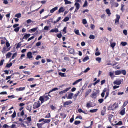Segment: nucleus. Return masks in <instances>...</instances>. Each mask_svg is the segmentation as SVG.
Masks as SVG:
<instances>
[{
	"instance_id": "obj_33",
	"label": "nucleus",
	"mask_w": 128,
	"mask_h": 128,
	"mask_svg": "<svg viewBox=\"0 0 128 128\" xmlns=\"http://www.w3.org/2000/svg\"><path fill=\"white\" fill-rule=\"evenodd\" d=\"M60 116L62 118H66L67 116L66 114H64V113H60Z\"/></svg>"
},
{
	"instance_id": "obj_48",
	"label": "nucleus",
	"mask_w": 128,
	"mask_h": 128,
	"mask_svg": "<svg viewBox=\"0 0 128 128\" xmlns=\"http://www.w3.org/2000/svg\"><path fill=\"white\" fill-rule=\"evenodd\" d=\"M122 46H128V42H122L121 43Z\"/></svg>"
},
{
	"instance_id": "obj_41",
	"label": "nucleus",
	"mask_w": 128,
	"mask_h": 128,
	"mask_svg": "<svg viewBox=\"0 0 128 128\" xmlns=\"http://www.w3.org/2000/svg\"><path fill=\"white\" fill-rule=\"evenodd\" d=\"M20 27L16 28L14 30V32H20Z\"/></svg>"
},
{
	"instance_id": "obj_56",
	"label": "nucleus",
	"mask_w": 128,
	"mask_h": 128,
	"mask_svg": "<svg viewBox=\"0 0 128 128\" xmlns=\"http://www.w3.org/2000/svg\"><path fill=\"white\" fill-rule=\"evenodd\" d=\"M4 60H2L0 63V66H4Z\"/></svg>"
},
{
	"instance_id": "obj_36",
	"label": "nucleus",
	"mask_w": 128,
	"mask_h": 128,
	"mask_svg": "<svg viewBox=\"0 0 128 128\" xmlns=\"http://www.w3.org/2000/svg\"><path fill=\"white\" fill-rule=\"evenodd\" d=\"M88 60H90V57H88V56L86 57L84 59L83 62H88Z\"/></svg>"
},
{
	"instance_id": "obj_42",
	"label": "nucleus",
	"mask_w": 128,
	"mask_h": 128,
	"mask_svg": "<svg viewBox=\"0 0 128 128\" xmlns=\"http://www.w3.org/2000/svg\"><path fill=\"white\" fill-rule=\"evenodd\" d=\"M122 124H122V121H120L119 122L118 124H116L114 126H122Z\"/></svg>"
},
{
	"instance_id": "obj_21",
	"label": "nucleus",
	"mask_w": 128,
	"mask_h": 128,
	"mask_svg": "<svg viewBox=\"0 0 128 128\" xmlns=\"http://www.w3.org/2000/svg\"><path fill=\"white\" fill-rule=\"evenodd\" d=\"M26 90V88H20L16 89V92H22Z\"/></svg>"
},
{
	"instance_id": "obj_47",
	"label": "nucleus",
	"mask_w": 128,
	"mask_h": 128,
	"mask_svg": "<svg viewBox=\"0 0 128 128\" xmlns=\"http://www.w3.org/2000/svg\"><path fill=\"white\" fill-rule=\"evenodd\" d=\"M116 46V43H112L111 44V48H114V47Z\"/></svg>"
},
{
	"instance_id": "obj_11",
	"label": "nucleus",
	"mask_w": 128,
	"mask_h": 128,
	"mask_svg": "<svg viewBox=\"0 0 128 128\" xmlns=\"http://www.w3.org/2000/svg\"><path fill=\"white\" fill-rule=\"evenodd\" d=\"M30 36H32V34H26L24 38H20L21 40H28V38H30Z\"/></svg>"
},
{
	"instance_id": "obj_62",
	"label": "nucleus",
	"mask_w": 128,
	"mask_h": 128,
	"mask_svg": "<svg viewBox=\"0 0 128 128\" xmlns=\"http://www.w3.org/2000/svg\"><path fill=\"white\" fill-rule=\"evenodd\" d=\"M78 119H79V120H82V116H78L76 118V120H78Z\"/></svg>"
},
{
	"instance_id": "obj_18",
	"label": "nucleus",
	"mask_w": 128,
	"mask_h": 128,
	"mask_svg": "<svg viewBox=\"0 0 128 128\" xmlns=\"http://www.w3.org/2000/svg\"><path fill=\"white\" fill-rule=\"evenodd\" d=\"M74 96V93H71L68 94V96H67L68 100H72V97Z\"/></svg>"
},
{
	"instance_id": "obj_54",
	"label": "nucleus",
	"mask_w": 128,
	"mask_h": 128,
	"mask_svg": "<svg viewBox=\"0 0 128 128\" xmlns=\"http://www.w3.org/2000/svg\"><path fill=\"white\" fill-rule=\"evenodd\" d=\"M52 118V116H50V114H48L46 115L45 116V118Z\"/></svg>"
},
{
	"instance_id": "obj_58",
	"label": "nucleus",
	"mask_w": 128,
	"mask_h": 128,
	"mask_svg": "<svg viewBox=\"0 0 128 128\" xmlns=\"http://www.w3.org/2000/svg\"><path fill=\"white\" fill-rule=\"evenodd\" d=\"M66 30H68V28L67 27H64V30H63V32H64V34H67L68 32H66Z\"/></svg>"
},
{
	"instance_id": "obj_17",
	"label": "nucleus",
	"mask_w": 128,
	"mask_h": 128,
	"mask_svg": "<svg viewBox=\"0 0 128 128\" xmlns=\"http://www.w3.org/2000/svg\"><path fill=\"white\" fill-rule=\"evenodd\" d=\"M82 79H79L76 81L75 82H74L72 84V86H76L78 84H80V82H82Z\"/></svg>"
},
{
	"instance_id": "obj_46",
	"label": "nucleus",
	"mask_w": 128,
	"mask_h": 128,
	"mask_svg": "<svg viewBox=\"0 0 128 128\" xmlns=\"http://www.w3.org/2000/svg\"><path fill=\"white\" fill-rule=\"evenodd\" d=\"M128 104V101L125 102L122 106V108H126V106Z\"/></svg>"
},
{
	"instance_id": "obj_35",
	"label": "nucleus",
	"mask_w": 128,
	"mask_h": 128,
	"mask_svg": "<svg viewBox=\"0 0 128 128\" xmlns=\"http://www.w3.org/2000/svg\"><path fill=\"white\" fill-rule=\"evenodd\" d=\"M36 30H38V28H36L31 29L30 30V32H36Z\"/></svg>"
},
{
	"instance_id": "obj_37",
	"label": "nucleus",
	"mask_w": 128,
	"mask_h": 128,
	"mask_svg": "<svg viewBox=\"0 0 128 128\" xmlns=\"http://www.w3.org/2000/svg\"><path fill=\"white\" fill-rule=\"evenodd\" d=\"M106 12L108 16H110V14H112V12H110V9L106 10Z\"/></svg>"
},
{
	"instance_id": "obj_57",
	"label": "nucleus",
	"mask_w": 128,
	"mask_h": 128,
	"mask_svg": "<svg viewBox=\"0 0 128 128\" xmlns=\"http://www.w3.org/2000/svg\"><path fill=\"white\" fill-rule=\"evenodd\" d=\"M33 64H34V66H38V64H40V62H34Z\"/></svg>"
},
{
	"instance_id": "obj_5",
	"label": "nucleus",
	"mask_w": 128,
	"mask_h": 128,
	"mask_svg": "<svg viewBox=\"0 0 128 128\" xmlns=\"http://www.w3.org/2000/svg\"><path fill=\"white\" fill-rule=\"evenodd\" d=\"M123 82L124 80H117L114 82V86H120Z\"/></svg>"
},
{
	"instance_id": "obj_8",
	"label": "nucleus",
	"mask_w": 128,
	"mask_h": 128,
	"mask_svg": "<svg viewBox=\"0 0 128 128\" xmlns=\"http://www.w3.org/2000/svg\"><path fill=\"white\" fill-rule=\"evenodd\" d=\"M40 106H42V104H40V101H38V103L35 102L34 104L33 108L34 110H36V108H40Z\"/></svg>"
},
{
	"instance_id": "obj_60",
	"label": "nucleus",
	"mask_w": 128,
	"mask_h": 128,
	"mask_svg": "<svg viewBox=\"0 0 128 128\" xmlns=\"http://www.w3.org/2000/svg\"><path fill=\"white\" fill-rule=\"evenodd\" d=\"M42 58V56H38L36 58V60H38Z\"/></svg>"
},
{
	"instance_id": "obj_19",
	"label": "nucleus",
	"mask_w": 128,
	"mask_h": 128,
	"mask_svg": "<svg viewBox=\"0 0 128 128\" xmlns=\"http://www.w3.org/2000/svg\"><path fill=\"white\" fill-rule=\"evenodd\" d=\"M74 6L76 8V10H80V4L76 2L75 3Z\"/></svg>"
},
{
	"instance_id": "obj_15",
	"label": "nucleus",
	"mask_w": 128,
	"mask_h": 128,
	"mask_svg": "<svg viewBox=\"0 0 128 128\" xmlns=\"http://www.w3.org/2000/svg\"><path fill=\"white\" fill-rule=\"evenodd\" d=\"M72 104V100H69L68 102H66L64 103V106H70Z\"/></svg>"
},
{
	"instance_id": "obj_64",
	"label": "nucleus",
	"mask_w": 128,
	"mask_h": 128,
	"mask_svg": "<svg viewBox=\"0 0 128 128\" xmlns=\"http://www.w3.org/2000/svg\"><path fill=\"white\" fill-rule=\"evenodd\" d=\"M123 34L125 35V36H128V30H124L123 31Z\"/></svg>"
},
{
	"instance_id": "obj_10",
	"label": "nucleus",
	"mask_w": 128,
	"mask_h": 128,
	"mask_svg": "<svg viewBox=\"0 0 128 128\" xmlns=\"http://www.w3.org/2000/svg\"><path fill=\"white\" fill-rule=\"evenodd\" d=\"M10 48L4 47L2 50V53L3 54H6V52H10Z\"/></svg>"
},
{
	"instance_id": "obj_53",
	"label": "nucleus",
	"mask_w": 128,
	"mask_h": 128,
	"mask_svg": "<svg viewBox=\"0 0 128 128\" xmlns=\"http://www.w3.org/2000/svg\"><path fill=\"white\" fill-rule=\"evenodd\" d=\"M27 120L28 122H32V116H29L27 118Z\"/></svg>"
},
{
	"instance_id": "obj_38",
	"label": "nucleus",
	"mask_w": 128,
	"mask_h": 128,
	"mask_svg": "<svg viewBox=\"0 0 128 128\" xmlns=\"http://www.w3.org/2000/svg\"><path fill=\"white\" fill-rule=\"evenodd\" d=\"M114 74H116V72H110V78H114Z\"/></svg>"
},
{
	"instance_id": "obj_25",
	"label": "nucleus",
	"mask_w": 128,
	"mask_h": 128,
	"mask_svg": "<svg viewBox=\"0 0 128 128\" xmlns=\"http://www.w3.org/2000/svg\"><path fill=\"white\" fill-rule=\"evenodd\" d=\"M22 42H24V40L21 41L20 42H19L18 44L17 45V46L16 48L18 49L20 48L22 46Z\"/></svg>"
},
{
	"instance_id": "obj_27",
	"label": "nucleus",
	"mask_w": 128,
	"mask_h": 128,
	"mask_svg": "<svg viewBox=\"0 0 128 128\" xmlns=\"http://www.w3.org/2000/svg\"><path fill=\"white\" fill-rule=\"evenodd\" d=\"M12 120H14V118H16V111H14L13 114L12 116Z\"/></svg>"
},
{
	"instance_id": "obj_30",
	"label": "nucleus",
	"mask_w": 128,
	"mask_h": 128,
	"mask_svg": "<svg viewBox=\"0 0 128 128\" xmlns=\"http://www.w3.org/2000/svg\"><path fill=\"white\" fill-rule=\"evenodd\" d=\"M82 124V122L76 120L74 122V124H75V126H78V124Z\"/></svg>"
},
{
	"instance_id": "obj_20",
	"label": "nucleus",
	"mask_w": 128,
	"mask_h": 128,
	"mask_svg": "<svg viewBox=\"0 0 128 128\" xmlns=\"http://www.w3.org/2000/svg\"><path fill=\"white\" fill-rule=\"evenodd\" d=\"M58 10V8L55 7L54 8L50 10V14H54V12H56Z\"/></svg>"
},
{
	"instance_id": "obj_23",
	"label": "nucleus",
	"mask_w": 128,
	"mask_h": 128,
	"mask_svg": "<svg viewBox=\"0 0 128 128\" xmlns=\"http://www.w3.org/2000/svg\"><path fill=\"white\" fill-rule=\"evenodd\" d=\"M58 28H55V29H53L52 30L50 31V32H55L56 34H58Z\"/></svg>"
},
{
	"instance_id": "obj_61",
	"label": "nucleus",
	"mask_w": 128,
	"mask_h": 128,
	"mask_svg": "<svg viewBox=\"0 0 128 128\" xmlns=\"http://www.w3.org/2000/svg\"><path fill=\"white\" fill-rule=\"evenodd\" d=\"M90 28L92 30H94V28H96V26L94 24H91Z\"/></svg>"
},
{
	"instance_id": "obj_43",
	"label": "nucleus",
	"mask_w": 128,
	"mask_h": 128,
	"mask_svg": "<svg viewBox=\"0 0 128 128\" xmlns=\"http://www.w3.org/2000/svg\"><path fill=\"white\" fill-rule=\"evenodd\" d=\"M69 20H70V18L66 17L64 20L63 22H68Z\"/></svg>"
},
{
	"instance_id": "obj_31",
	"label": "nucleus",
	"mask_w": 128,
	"mask_h": 128,
	"mask_svg": "<svg viewBox=\"0 0 128 128\" xmlns=\"http://www.w3.org/2000/svg\"><path fill=\"white\" fill-rule=\"evenodd\" d=\"M58 74H59V76H62V78H65L66 77V76H65L66 74H64V73H62L61 72H59Z\"/></svg>"
},
{
	"instance_id": "obj_63",
	"label": "nucleus",
	"mask_w": 128,
	"mask_h": 128,
	"mask_svg": "<svg viewBox=\"0 0 128 128\" xmlns=\"http://www.w3.org/2000/svg\"><path fill=\"white\" fill-rule=\"evenodd\" d=\"M86 108H92V104L90 103H87Z\"/></svg>"
},
{
	"instance_id": "obj_3",
	"label": "nucleus",
	"mask_w": 128,
	"mask_h": 128,
	"mask_svg": "<svg viewBox=\"0 0 128 128\" xmlns=\"http://www.w3.org/2000/svg\"><path fill=\"white\" fill-rule=\"evenodd\" d=\"M118 103H114L113 105H110L108 107L109 110H116L118 108Z\"/></svg>"
},
{
	"instance_id": "obj_40",
	"label": "nucleus",
	"mask_w": 128,
	"mask_h": 128,
	"mask_svg": "<svg viewBox=\"0 0 128 128\" xmlns=\"http://www.w3.org/2000/svg\"><path fill=\"white\" fill-rule=\"evenodd\" d=\"M15 18H22V14H18L15 16Z\"/></svg>"
},
{
	"instance_id": "obj_55",
	"label": "nucleus",
	"mask_w": 128,
	"mask_h": 128,
	"mask_svg": "<svg viewBox=\"0 0 128 128\" xmlns=\"http://www.w3.org/2000/svg\"><path fill=\"white\" fill-rule=\"evenodd\" d=\"M121 10H122V12H124V4L122 5Z\"/></svg>"
},
{
	"instance_id": "obj_13",
	"label": "nucleus",
	"mask_w": 128,
	"mask_h": 128,
	"mask_svg": "<svg viewBox=\"0 0 128 128\" xmlns=\"http://www.w3.org/2000/svg\"><path fill=\"white\" fill-rule=\"evenodd\" d=\"M92 92V89H90L88 91H86V92L85 93V98H88L90 94H91Z\"/></svg>"
},
{
	"instance_id": "obj_50",
	"label": "nucleus",
	"mask_w": 128,
	"mask_h": 128,
	"mask_svg": "<svg viewBox=\"0 0 128 128\" xmlns=\"http://www.w3.org/2000/svg\"><path fill=\"white\" fill-rule=\"evenodd\" d=\"M90 40H95L96 39V36L94 35H90Z\"/></svg>"
},
{
	"instance_id": "obj_16",
	"label": "nucleus",
	"mask_w": 128,
	"mask_h": 128,
	"mask_svg": "<svg viewBox=\"0 0 128 128\" xmlns=\"http://www.w3.org/2000/svg\"><path fill=\"white\" fill-rule=\"evenodd\" d=\"M27 58L30 60V58H32V52H28L27 54Z\"/></svg>"
},
{
	"instance_id": "obj_29",
	"label": "nucleus",
	"mask_w": 128,
	"mask_h": 128,
	"mask_svg": "<svg viewBox=\"0 0 128 128\" xmlns=\"http://www.w3.org/2000/svg\"><path fill=\"white\" fill-rule=\"evenodd\" d=\"M64 2H65V4L66 6L68 4H72V2L70 1H68V0H64Z\"/></svg>"
},
{
	"instance_id": "obj_45",
	"label": "nucleus",
	"mask_w": 128,
	"mask_h": 128,
	"mask_svg": "<svg viewBox=\"0 0 128 128\" xmlns=\"http://www.w3.org/2000/svg\"><path fill=\"white\" fill-rule=\"evenodd\" d=\"M12 63H10V64H7L6 68H12Z\"/></svg>"
},
{
	"instance_id": "obj_52",
	"label": "nucleus",
	"mask_w": 128,
	"mask_h": 128,
	"mask_svg": "<svg viewBox=\"0 0 128 128\" xmlns=\"http://www.w3.org/2000/svg\"><path fill=\"white\" fill-rule=\"evenodd\" d=\"M82 24H83L86 25L88 24V21L86 19H84L82 20Z\"/></svg>"
},
{
	"instance_id": "obj_32",
	"label": "nucleus",
	"mask_w": 128,
	"mask_h": 128,
	"mask_svg": "<svg viewBox=\"0 0 128 128\" xmlns=\"http://www.w3.org/2000/svg\"><path fill=\"white\" fill-rule=\"evenodd\" d=\"M98 110V109L92 110H90V112H91V114H94V112H96Z\"/></svg>"
},
{
	"instance_id": "obj_1",
	"label": "nucleus",
	"mask_w": 128,
	"mask_h": 128,
	"mask_svg": "<svg viewBox=\"0 0 128 128\" xmlns=\"http://www.w3.org/2000/svg\"><path fill=\"white\" fill-rule=\"evenodd\" d=\"M101 96L102 98V99H100L98 102H100V104L104 102V100H106L110 96V89H108L107 88H105L104 90L102 92L101 94Z\"/></svg>"
},
{
	"instance_id": "obj_22",
	"label": "nucleus",
	"mask_w": 128,
	"mask_h": 128,
	"mask_svg": "<svg viewBox=\"0 0 128 128\" xmlns=\"http://www.w3.org/2000/svg\"><path fill=\"white\" fill-rule=\"evenodd\" d=\"M120 114L122 116H124L126 114V108H124L120 112Z\"/></svg>"
},
{
	"instance_id": "obj_2",
	"label": "nucleus",
	"mask_w": 128,
	"mask_h": 128,
	"mask_svg": "<svg viewBox=\"0 0 128 128\" xmlns=\"http://www.w3.org/2000/svg\"><path fill=\"white\" fill-rule=\"evenodd\" d=\"M50 100V98H48V96L44 94L43 96H41L39 100L41 102L42 104L44 102H48V100Z\"/></svg>"
},
{
	"instance_id": "obj_26",
	"label": "nucleus",
	"mask_w": 128,
	"mask_h": 128,
	"mask_svg": "<svg viewBox=\"0 0 128 128\" xmlns=\"http://www.w3.org/2000/svg\"><path fill=\"white\" fill-rule=\"evenodd\" d=\"M52 122V120L50 119H47L45 120L44 122V124H50Z\"/></svg>"
},
{
	"instance_id": "obj_14",
	"label": "nucleus",
	"mask_w": 128,
	"mask_h": 128,
	"mask_svg": "<svg viewBox=\"0 0 128 128\" xmlns=\"http://www.w3.org/2000/svg\"><path fill=\"white\" fill-rule=\"evenodd\" d=\"M106 107L104 106V110L102 111V116H104L106 114Z\"/></svg>"
},
{
	"instance_id": "obj_51",
	"label": "nucleus",
	"mask_w": 128,
	"mask_h": 128,
	"mask_svg": "<svg viewBox=\"0 0 128 128\" xmlns=\"http://www.w3.org/2000/svg\"><path fill=\"white\" fill-rule=\"evenodd\" d=\"M17 56H18V53L14 54L12 56V60H14V58H16Z\"/></svg>"
},
{
	"instance_id": "obj_4",
	"label": "nucleus",
	"mask_w": 128,
	"mask_h": 128,
	"mask_svg": "<svg viewBox=\"0 0 128 128\" xmlns=\"http://www.w3.org/2000/svg\"><path fill=\"white\" fill-rule=\"evenodd\" d=\"M116 76H120V74H123V76H126V70H117L115 72Z\"/></svg>"
},
{
	"instance_id": "obj_44",
	"label": "nucleus",
	"mask_w": 128,
	"mask_h": 128,
	"mask_svg": "<svg viewBox=\"0 0 128 128\" xmlns=\"http://www.w3.org/2000/svg\"><path fill=\"white\" fill-rule=\"evenodd\" d=\"M12 52H8V53L6 54V58H10V56H12Z\"/></svg>"
},
{
	"instance_id": "obj_39",
	"label": "nucleus",
	"mask_w": 128,
	"mask_h": 128,
	"mask_svg": "<svg viewBox=\"0 0 128 128\" xmlns=\"http://www.w3.org/2000/svg\"><path fill=\"white\" fill-rule=\"evenodd\" d=\"M96 62H99V64H100L102 62V58H96Z\"/></svg>"
},
{
	"instance_id": "obj_6",
	"label": "nucleus",
	"mask_w": 128,
	"mask_h": 128,
	"mask_svg": "<svg viewBox=\"0 0 128 128\" xmlns=\"http://www.w3.org/2000/svg\"><path fill=\"white\" fill-rule=\"evenodd\" d=\"M100 90H96V92H94L91 94V98H96L98 94H100Z\"/></svg>"
},
{
	"instance_id": "obj_7",
	"label": "nucleus",
	"mask_w": 128,
	"mask_h": 128,
	"mask_svg": "<svg viewBox=\"0 0 128 128\" xmlns=\"http://www.w3.org/2000/svg\"><path fill=\"white\" fill-rule=\"evenodd\" d=\"M71 89H72V88H66L65 90L60 92L59 93L60 96H62L64 94H66V92H69V90H70Z\"/></svg>"
},
{
	"instance_id": "obj_12",
	"label": "nucleus",
	"mask_w": 128,
	"mask_h": 128,
	"mask_svg": "<svg viewBox=\"0 0 128 128\" xmlns=\"http://www.w3.org/2000/svg\"><path fill=\"white\" fill-rule=\"evenodd\" d=\"M16 74H20V73H18V72L14 73L11 76H8L6 78V80H10V78H12V76H13V77H12V78H14V76H16Z\"/></svg>"
},
{
	"instance_id": "obj_59",
	"label": "nucleus",
	"mask_w": 128,
	"mask_h": 128,
	"mask_svg": "<svg viewBox=\"0 0 128 128\" xmlns=\"http://www.w3.org/2000/svg\"><path fill=\"white\" fill-rule=\"evenodd\" d=\"M100 54H101L99 52H96L95 54V55L96 56H100Z\"/></svg>"
},
{
	"instance_id": "obj_28",
	"label": "nucleus",
	"mask_w": 128,
	"mask_h": 128,
	"mask_svg": "<svg viewBox=\"0 0 128 128\" xmlns=\"http://www.w3.org/2000/svg\"><path fill=\"white\" fill-rule=\"evenodd\" d=\"M70 54H75V52H74V49L72 48L70 49Z\"/></svg>"
},
{
	"instance_id": "obj_49",
	"label": "nucleus",
	"mask_w": 128,
	"mask_h": 128,
	"mask_svg": "<svg viewBox=\"0 0 128 128\" xmlns=\"http://www.w3.org/2000/svg\"><path fill=\"white\" fill-rule=\"evenodd\" d=\"M57 38H62V33L58 34L57 35Z\"/></svg>"
},
{
	"instance_id": "obj_24",
	"label": "nucleus",
	"mask_w": 128,
	"mask_h": 128,
	"mask_svg": "<svg viewBox=\"0 0 128 128\" xmlns=\"http://www.w3.org/2000/svg\"><path fill=\"white\" fill-rule=\"evenodd\" d=\"M66 10L64 8V7H62L60 8L58 12L60 14H62V12H64Z\"/></svg>"
},
{
	"instance_id": "obj_9",
	"label": "nucleus",
	"mask_w": 128,
	"mask_h": 128,
	"mask_svg": "<svg viewBox=\"0 0 128 128\" xmlns=\"http://www.w3.org/2000/svg\"><path fill=\"white\" fill-rule=\"evenodd\" d=\"M120 16L118 14L116 15V19L115 20V24H120Z\"/></svg>"
},
{
	"instance_id": "obj_34",
	"label": "nucleus",
	"mask_w": 128,
	"mask_h": 128,
	"mask_svg": "<svg viewBox=\"0 0 128 128\" xmlns=\"http://www.w3.org/2000/svg\"><path fill=\"white\" fill-rule=\"evenodd\" d=\"M79 94H80V92H78L77 94H75L74 97V100H76V98H78V96Z\"/></svg>"
}]
</instances>
